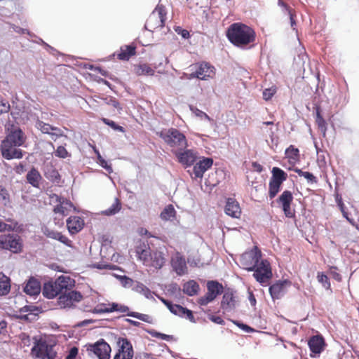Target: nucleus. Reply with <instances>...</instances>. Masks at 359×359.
<instances>
[{
  "label": "nucleus",
  "instance_id": "4d7b16f0",
  "mask_svg": "<svg viewBox=\"0 0 359 359\" xmlns=\"http://www.w3.org/2000/svg\"><path fill=\"white\" fill-rule=\"evenodd\" d=\"M208 318L210 320H211L212 322H213L216 324L221 325H224L225 324L224 320L220 316H217L212 315L211 313H209L208 315Z\"/></svg>",
  "mask_w": 359,
  "mask_h": 359
},
{
  "label": "nucleus",
  "instance_id": "39448f33",
  "mask_svg": "<svg viewBox=\"0 0 359 359\" xmlns=\"http://www.w3.org/2000/svg\"><path fill=\"white\" fill-rule=\"evenodd\" d=\"M72 286V279L69 277L61 276L55 281L45 283L43 287V295L48 299H53L59 295L63 290Z\"/></svg>",
  "mask_w": 359,
  "mask_h": 359
},
{
  "label": "nucleus",
  "instance_id": "a878e982",
  "mask_svg": "<svg viewBox=\"0 0 359 359\" xmlns=\"http://www.w3.org/2000/svg\"><path fill=\"white\" fill-rule=\"evenodd\" d=\"M43 233L46 237L58 241L67 246H71L72 241L67 237L62 235L60 232L45 227L43 229Z\"/></svg>",
  "mask_w": 359,
  "mask_h": 359
},
{
  "label": "nucleus",
  "instance_id": "ea45409f",
  "mask_svg": "<svg viewBox=\"0 0 359 359\" xmlns=\"http://www.w3.org/2000/svg\"><path fill=\"white\" fill-rule=\"evenodd\" d=\"M281 184L273 181H269V196L270 198H273L280 191Z\"/></svg>",
  "mask_w": 359,
  "mask_h": 359
},
{
  "label": "nucleus",
  "instance_id": "0eeeda50",
  "mask_svg": "<svg viewBox=\"0 0 359 359\" xmlns=\"http://www.w3.org/2000/svg\"><path fill=\"white\" fill-rule=\"evenodd\" d=\"M166 14L165 7L162 4H158L147 20L145 28L150 32H154L158 28H163L165 26Z\"/></svg>",
  "mask_w": 359,
  "mask_h": 359
},
{
  "label": "nucleus",
  "instance_id": "dca6fc26",
  "mask_svg": "<svg viewBox=\"0 0 359 359\" xmlns=\"http://www.w3.org/2000/svg\"><path fill=\"white\" fill-rule=\"evenodd\" d=\"M215 67L208 62H202L198 65L195 72L190 74V78H197L201 80H206L212 77L215 74Z\"/></svg>",
  "mask_w": 359,
  "mask_h": 359
},
{
  "label": "nucleus",
  "instance_id": "7ed1b4c3",
  "mask_svg": "<svg viewBox=\"0 0 359 359\" xmlns=\"http://www.w3.org/2000/svg\"><path fill=\"white\" fill-rule=\"evenodd\" d=\"M228 40L234 46L243 48L255 40V32L249 26L235 22L231 24L226 31Z\"/></svg>",
  "mask_w": 359,
  "mask_h": 359
},
{
  "label": "nucleus",
  "instance_id": "473e14b6",
  "mask_svg": "<svg viewBox=\"0 0 359 359\" xmlns=\"http://www.w3.org/2000/svg\"><path fill=\"white\" fill-rule=\"evenodd\" d=\"M134 70L138 76H153L155 72L154 69L146 63L135 66Z\"/></svg>",
  "mask_w": 359,
  "mask_h": 359
},
{
  "label": "nucleus",
  "instance_id": "13d9d810",
  "mask_svg": "<svg viewBox=\"0 0 359 359\" xmlns=\"http://www.w3.org/2000/svg\"><path fill=\"white\" fill-rule=\"evenodd\" d=\"M233 323L238 326L239 328H241L242 330L246 332H254V329L250 327L249 325L239 322V321H233Z\"/></svg>",
  "mask_w": 359,
  "mask_h": 359
},
{
  "label": "nucleus",
  "instance_id": "c85d7f7f",
  "mask_svg": "<svg viewBox=\"0 0 359 359\" xmlns=\"http://www.w3.org/2000/svg\"><path fill=\"white\" fill-rule=\"evenodd\" d=\"M199 290L198 283L194 280H190L183 285V292L189 297L197 294Z\"/></svg>",
  "mask_w": 359,
  "mask_h": 359
},
{
  "label": "nucleus",
  "instance_id": "0e129e2a",
  "mask_svg": "<svg viewBox=\"0 0 359 359\" xmlns=\"http://www.w3.org/2000/svg\"><path fill=\"white\" fill-rule=\"evenodd\" d=\"M135 359H156L154 358L151 353L140 352L137 353L135 355Z\"/></svg>",
  "mask_w": 359,
  "mask_h": 359
},
{
  "label": "nucleus",
  "instance_id": "603ef678",
  "mask_svg": "<svg viewBox=\"0 0 359 359\" xmlns=\"http://www.w3.org/2000/svg\"><path fill=\"white\" fill-rule=\"evenodd\" d=\"M92 313L96 314L109 313L108 307H106L104 304H98L92 310Z\"/></svg>",
  "mask_w": 359,
  "mask_h": 359
},
{
  "label": "nucleus",
  "instance_id": "f704fd0d",
  "mask_svg": "<svg viewBox=\"0 0 359 359\" xmlns=\"http://www.w3.org/2000/svg\"><path fill=\"white\" fill-rule=\"evenodd\" d=\"M316 122L323 137H325L327 132V122L320 114L319 107L316 108Z\"/></svg>",
  "mask_w": 359,
  "mask_h": 359
},
{
  "label": "nucleus",
  "instance_id": "9b49d317",
  "mask_svg": "<svg viewBox=\"0 0 359 359\" xmlns=\"http://www.w3.org/2000/svg\"><path fill=\"white\" fill-rule=\"evenodd\" d=\"M172 153L177 161L186 168L194 165L198 154L196 150L187 148L174 149L172 150Z\"/></svg>",
  "mask_w": 359,
  "mask_h": 359
},
{
  "label": "nucleus",
  "instance_id": "e433bc0d",
  "mask_svg": "<svg viewBox=\"0 0 359 359\" xmlns=\"http://www.w3.org/2000/svg\"><path fill=\"white\" fill-rule=\"evenodd\" d=\"M121 209V203L118 198H115L113 204L107 210L102 212V214L106 216H112L118 213Z\"/></svg>",
  "mask_w": 359,
  "mask_h": 359
},
{
  "label": "nucleus",
  "instance_id": "5fc2aeb1",
  "mask_svg": "<svg viewBox=\"0 0 359 359\" xmlns=\"http://www.w3.org/2000/svg\"><path fill=\"white\" fill-rule=\"evenodd\" d=\"M12 28H13V31L15 32H16V33H18V34H27L30 37H36L34 34L31 33L28 29L21 28V27H20L18 26H16L15 25H12Z\"/></svg>",
  "mask_w": 359,
  "mask_h": 359
},
{
  "label": "nucleus",
  "instance_id": "9d476101",
  "mask_svg": "<svg viewBox=\"0 0 359 359\" xmlns=\"http://www.w3.org/2000/svg\"><path fill=\"white\" fill-rule=\"evenodd\" d=\"M86 346V351L91 356L95 355L98 359L110 358L111 347L103 339H100L93 344H88Z\"/></svg>",
  "mask_w": 359,
  "mask_h": 359
},
{
  "label": "nucleus",
  "instance_id": "bf43d9fd",
  "mask_svg": "<svg viewBox=\"0 0 359 359\" xmlns=\"http://www.w3.org/2000/svg\"><path fill=\"white\" fill-rule=\"evenodd\" d=\"M0 198L5 201V203L9 202V194L7 189L0 185Z\"/></svg>",
  "mask_w": 359,
  "mask_h": 359
},
{
  "label": "nucleus",
  "instance_id": "423d86ee",
  "mask_svg": "<svg viewBox=\"0 0 359 359\" xmlns=\"http://www.w3.org/2000/svg\"><path fill=\"white\" fill-rule=\"evenodd\" d=\"M34 346L32 348V353L36 358L41 359H55L57 352L53 350L54 344L48 343L42 338H34Z\"/></svg>",
  "mask_w": 359,
  "mask_h": 359
},
{
  "label": "nucleus",
  "instance_id": "774afa93",
  "mask_svg": "<svg viewBox=\"0 0 359 359\" xmlns=\"http://www.w3.org/2000/svg\"><path fill=\"white\" fill-rule=\"evenodd\" d=\"M16 318L24 321L31 322L35 318V316H32L30 314H20L17 315Z\"/></svg>",
  "mask_w": 359,
  "mask_h": 359
},
{
  "label": "nucleus",
  "instance_id": "4be33fe9",
  "mask_svg": "<svg viewBox=\"0 0 359 359\" xmlns=\"http://www.w3.org/2000/svg\"><path fill=\"white\" fill-rule=\"evenodd\" d=\"M117 344L119 346L117 353L126 355L128 358H130L133 359L134 351L131 342L127 338L119 337Z\"/></svg>",
  "mask_w": 359,
  "mask_h": 359
},
{
  "label": "nucleus",
  "instance_id": "20e7f679",
  "mask_svg": "<svg viewBox=\"0 0 359 359\" xmlns=\"http://www.w3.org/2000/svg\"><path fill=\"white\" fill-rule=\"evenodd\" d=\"M157 135L161 137L164 142L174 149H186L188 147V142L184 133L175 128L163 129L157 133Z\"/></svg>",
  "mask_w": 359,
  "mask_h": 359
},
{
  "label": "nucleus",
  "instance_id": "1a4fd4ad",
  "mask_svg": "<svg viewBox=\"0 0 359 359\" xmlns=\"http://www.w3.org/2000/svg\"><path fill=\"white\" fill-rule=\"evenodd\" d=\"M206 294L198 299L200 306H206L214 301L216 297L224 292V287L217 280H208Z\"/></svg>",
  "mask_w": 359,
  "mask_h": 359
},
{
  "label": "nucleus",
  "instance_id": "052dcab7",
  "mask_svg": "<svg viewBox=\"0 0 359 359\" xmlns=\"http://www.w3.org/2000/svg\"><path fill=\"white\" fill-rule=\"evenodd\" d=\"M59 202H60V204L57 205L54 208L53 210L55 213H60L62 215H66V213H65L66 208L63 206L65 201H61L60 199Z\"/></svg>",
  "mask_w": 359,
  "mask_h": 359
},
{
  "label": "nucleus",
  "instance_id": "37998d69",
  "mask_svg": "<svg viewBox=\"0 0 359 359\" xmlns=\"http://www.w3.org/2000/svg\"><path fill=\"white\" fill-rule=\"evenodd\" d=\"M97 153V162L99 165L105 169L109 173H111L113 172L112 167L108 162L102 158L98 151H95Z\"/></svg>",
  "mask_w": 359,
  "mask_h": 359
},
{
  "label": "nucleus",
  "instance_id": "b1692460",
  "mask_svg": "<svg viewBox=\"0 0 359 359\" xmlns=\"http://www.w3.org/2000/svg\"><path fill=\"white\" fill-rule=\"evenodd\" d=\"M325 344V340L320 335L313 336L308 341L310 351L316 354H319L323 351Z\"/></svg>",
  "mask_w": 359,
  "mask_h": 359
},
{
  "label": "nucleus",
  "instance_id": "aec40b11",
  "mask_svg": "<svg viewBox=\"0 0 359 359\" xmlns=\"http://www.w3.org/2000/svg\"><path fill=\"white\" fill-rule=\"evenodd\" d=\"M135 252L138 259L142 261L144 265L149 266L152 251L148 244L144 243H140L139 245L136 246Z\"/></svg>",
  "mask_w": 359,
  "mask_h": 359
},
{
  "label": "nucleus",
  "instance_id": "4c0bfd02",
  "mask_svg": "<svg viewBox=\"0 0 359 359\" xmlns=\"http://www.w3.org/2000/svg\"><path fill=\"white\" fill-rule=\"evenodd\" d=\"M294 171L297 173L299 176L304 177L306 179L309 183L313 184L317 183L318 182L316 177H315L311 172L303 171L298 168H294Z\"/></svg>",
  "mask_w": 359,
  "mask_h": 359
},
{
  "label": "nucleus",
  "instance_id": "79ce46f5",
  "mask_svg": "<svg viewBox=\"0 0 359 359\" xmlns=\"http://www.w3.org/2000/svg\"><path fill=\"white\" fill-rule=\"evenodd\" d=\"M36 126L38 129H39L43 133L45 134H50V132L53 129V126L44 123L42 121L38 120L36 123Z\"/></svg>",
  "mask_w": 359,
  "mask_h": 359
},
{
  "label": "nucleus",
  "instance_id": "f3484780",
  "mask_svg": "<svg viewBox=\"0 0 359 359\" xmlns=\"http://www.w3.org/2000/svg\"><path fill=\"white\" fill-rule=\"evenodd\" d=\"M171 266L178 275L182 276L187 273V266L185 258L180 253L176 252L171 258Z\"/></svg>",
  "mask_w": 359,
  "mask_h": 359
},
{
  "label": "nucleus",
  "instance_id": "09e8293b",
  "mask_svg": "<svg viewBox=\"0 0 359 359\" xmlns=\"http://www.w3.org/2000/svg\"><path fill=\"white\" fill-rule=\"evenodd\" d=\"M55 156L60 158H65L69 156V154L65 147L59 146L55 151Z\"/></svg>",
  "mask_w": 359,
  "mask_h": 359
},
{
  "label": "nucleus",
  "instance_id": "680f3d73",
  "mask_svg": "<svg viewBox=\"0 0 359 359\" xmlns=\"http://www.w3.org/2000/svg\"><path fill=\"white\" fill-rule=\"evenodd\" d=\"M175 32L182 36V37L184 39H187L190 37L189 32L184 29H182L181 27L177 26L175 28Z\"/></svg>",
  "mask_w": 359,
  "mask_h": 359
},
{
  "label": "nucleus",
  "instance_id": "f03ea898",
  "mask_svg": "<svg viewBox=\"0 0 359 359\" xmlns=\"http://www.w3.org/2000/svg\"><path fill=\"white\" fill-rule=\"evenodd\" d=\"M262 252L257 246L248 253L242 256V264L248 271H254L253 277L259 283H264L272 277L270 263L266 259H260Z\"/></svg>",
  "mask_w": 359,
  "mask_h": 359
},
{
  "label": "nucleus",
  "instance_id": "3c124183",
  "mask_svg": "<svg viewBox=\"0 0 359 359\" xmlns=\"http://www.w3.org/2000/svg\"><path fill=\"white\" fill-rule=\"evenodd\" d=\"M39 311V308L36 306H23L22 308H21L20 309V313H26V312H29L32 316H35L36 317V314L34 313V311Z\"/></svg>",
  "mask_w": 359,
  "mask_h": 359
},
{
  "label": "nucleus",
  "instance_id": "338daca9",
  "mask_svg": "<svg viewBox=\"0 0 359 359\" xmlns=\"http://www.w3.org/2000/svg\"><path fill=\"white\" fill-rule=\"evenodd\" d=\"M78 352L79 349L76 346L71 348L67 355L66 356V359H75Z\"/></svg>",
  "mask_w": 359,
  "mask_h": 359
},
{
  "label": "nucleus",
  "instance_id": "8fccbe9b",
  "mask_svg": "<svg viewBox=\"0 0 359 359\" xmlns=\"http://www.w3.org/2000/svg\"><path fill=\"white\" fill-rule=\"evenodd\" d=\"M276 93V88L274 86H272L271 88H266L262 93L263 98L266 101L269 100L271 99V97L274 95Z\"/></svg>",
  "mask_w": 359,
  "mask_h": 359
},
{
  "label": "nucleus",
  "instance_id": "c03bdc74",
  "mask_svg": "<svg viewBox=\"0 0 359 359\" xmlns=\"http://www.w3.org/2000/svg\"><path fill=\"white\" fill-rule=\"evenodd\" d=\"M285 155L287 158L297 160L299 156V151L297 148L290 145L285 150Z\"/></svg>",
  "mask_w": 359,
  "mask_h": 359
},
{
  "label": "nucleus",
  "instance_id": "a19ab883",
  "mask_svg": "<svg viewBox=\"0 0 359 359\" xmlns=\"http://www.w3.org/2000/svg\"><path fill=\"white\" fill-rule=\"evenodd\" d=\"M168 293L175 297L181 296V288L176 283H171L167 287Z\"/></svg>",
  "mask_w": 359,
  "mask_h": 359
},
{
  "label": "nucleus",
  "instance_id": "69168bd1",
  "mask_svg": "<svg viewBox=\"0 0 359 359\" xmlns=\"http://www.w3.org/2000/svg\"><path fill=\"white\" fill-rule=\"evenodd\" d=\"M50 135L53 140H55L57 137L62 135V131L59 128L53 126Z\"/></svg>",
  "mask_w": 359,
  "mask_h": 359
},
{
  "label": "nucleus",
  "instance_id": "6e6d98bb",
  "mask_svg": "<svg viewBox=\"0 0 359 359\" xmlns=\"http://www.w3.org/2000/svg\"><path fill=\"white\" fill-rule=\"evenodd\" d=\"M20 339L21 340V344L24 346H29L31 345L32 339H31L30 337L27 334H26V333H21L20 334Z\"/></svg>",
  "mask_w": 359,
  "mask_h": 359
},
{
  "label": "nucleus",
  "instance_id": "e2e57ef3",
  "mask_svg": "<svg viewBox=\"0 0 359 359\" xmlns=\"http://www.w3.org/2000/svg\"><path fill=\"white\" fill-rule=\"evenodd\" d=\"M10 108L11 107L8 102L0 100V114L8 112Z\"/></svg>",
  "mask_w": 359,
  "mask_h": 359
},
{
  "label": "nucleus",
  "instance_id": "393cba45",
  "mask_svg": "<svg viewBox=\"0 0 359 359\" xmlns=\"http://www.w3.org/2000/svg\"><path fill=\"white\" fill-rule=\"evenodd\" d=\"M67 226L70 234L79 232L83 226V220L78 216L69 217L67 219Z\"/></svg>",
  "mask_w": 359,
  "mask_h": 359
},
{
  "label": "nucleus",
  "instance_id": "c9c22d12",
  "mask_svg": "<svg viewBox=\"0 0 359 359\" xmlns=\"http://www.w3.org/2000/svg\"><path fill=\"white\" fill-rule=\"evenodd\" d=\"M133 290L137 292L143 294L147 299H154L151 291L140 282H135V285L134 286Z\"/></svg>",
  "mask_w": 359,
  "mask_h": 359
},
{
  "label": "nucleus",
  "instance_id": "a18cd8bd",
  "mask_svg": "<svg viewBox=\"0 0 359 359\" xmlns=\"http://www.w3.org/2000/svg\"><path fill=\"white\" fill-rule=\"evenodd\" d=\"M317 279L320 283L322 284L323 287L327 290L330 288V283L327 275L323 272H318L317 275Z\"/></svg>",
  "mask_w": 359,
  "mask_h": 359
},
{
  "label": "nucleus",
  "instance_id": "58836bf2",
  "mask_svg": "<svg viewBox=\"0 0 359 359\" xmlns=\"http://www.w3.org/2000/svg\"><path fill=\"white\" fill-rule=\"evenodd\" d=\"M126 316L137 318L138 320H140L142 321H144V322H146L148 323H152V318L147 314L140 313L134 311V312H128L126 314Z\"/></svg>",
  "mask_w": 359,
  "mask_h": 359
},
{
  "label": "nucleus",
  "instance_id": "ddd939ff",
  "mask_svg": "<svg viewBox=\"0 0 359 359\" xmlns=\"http://www.w3.org/2000/svg\"><path fill=\"white\" fill-rule=\"evenodd\" d=\"M292 201V194L288 190L284 191L277 199V203L281 205L283 211L287 218H294L295 217L294 210L291 208Z\"/></svg>",
  "mask_w": 359,
  "mask_h": 359
},
{
  "label": "nucleus",
  "instance_id": "864d4df0",
  "mask_svg": "<svg viewBox=\"0 0 359 359\" xmlns=\"http://www.w3.org/2000/svg\"><path fill=\"white\" fill-rule=\"evenodd\" d=\"M119 278L123 286L126 287H132L134 283L133 280L126 276H121Z\"/></svg>",
  "mask_w": 359,
  "mask_h": 359
},
{
  "label": "nucleus",
  "instance_id": "72a5a7b5",
  "mask_svg": "<svg viewBox=\"0 0 359 359\" xmlns=\"http://www.w3.org/2000/svg\"><path fill=\"white\" fill-rule=\"evenodd\" d=\"M175 216L176 210L171 204L166 205L160 215L161 219L163 221H172L175 218Z\"/></svg>",
  "mask_w": 359,
  "mask_h": 359
},
{
  "label": "nucleus",
  "instance_id": "bb28decb",
  "mask_svg": "<svg viewBox=\"0 0 359 359\" xmlns=\"http://www.w3.org/2000/svg\"><path fill=\"white\" fill-rule=\"evenodd\" d=\"M26 179L27 182L33 187L39 188L42 177L39 171L36 168L32 167L27 173Z\"/></svg>",
  "mask_w": 359,
  "mask_h": 359
},
{
  "label": "nucleus",
  "instance_id": "5701e85b",
  "mask_svg": "<svg viewBox=\"0 0 359 359\" xmlns=\"http://www.w3.org/2000/svg\"><path fill=\"white\" fill-rule=\"evenodd\" d=\"M23 290L29 296L39 295L41 290V283L36 278L31 277L25 284Z\"/></svg>",
  "mask_w": 359,
  "mask_h": 359
},
{
  "label": "nucleus",
  "instance_id": "de8ad7c7",
  "mask_svg": "<svg viewBox=\"0 0 359 359\" xmlns=\"http://www.w3.org/2000/svg\"><path fill=\"white\" fill-rule=\"evenodd\" d=\"M189 108H190V110L196 114V116H197L201 118H205L209 121H212V118L206 113L198 109L196 107L190 105Z\"/></svg>",
  "mask_w": 359,
  "mask_h": 359
},
{
  "label": "nucleus",
  "instance_id": "2f4dec72",
  "mask_svg": "<svg viewBox=\"0 0 359 359\" xmlns=\"http://www.w3.org/2000/svg\"><path fill=\"white\" fill-rule=\"evenodd\" d=\"M271 173V181L282 184V183L287 180V173L280 168L273 167Z\"/></svg>",
  "mask_w": 359,
  "mask_h": 359
},
{
  "label": "nucleus",
  "instance_id": "cd10ccee",
  "mask_svg": "<svg viewBox=\"0 0 359 359\" xmlns=\"http://www.w3.org/2000/svg\"><path fill=\"white\" fill-rule=\"evenodd\" d=\"M165 261L164 254L162 252L158 250L152 251L149 266L159 269L164 265Z\"/></svg>",
  "mask_w": 359,
  "mask_h": 359
},
{
  "label": "nucleus",
  "instance_id": "f8f14e48",
  "mask_svg": "<svg viewBox=\"0 0 359 359\" xmlns=\"http://www.w3.org/2000/svg\"><path fill=\"white\" fill-rule=\"evenodd\" d=\"M83 298L80 292L76 290H69L67 289L63 292H60L58 297V305L61 308H70L74 302H79Z\"/></svg>",
  "mask_w": 359,
  "mask_h": 359
},
{
  "label": "nucleus",
  "instance_id": "f257e3e1",
  "mask_svg": "<svg viewBox=\"0 0 359 359\" xmlns=\"http://www.w3.org/2000/svg\"><path fill=\"white\" fill-rule=\"evenodd\" d=\"M26 140L27 136L19 126H11L7 129L6 137L1 142V156L8 161L22 158L25 152L20 147L24 146Z\"/></svg>",
  "mask_w": 359,
  "mask_h": 359
},
{
  "label": "nucleus",
  "instance_id": "a211bd4d",
  "mask_svg": "<svg viewBox=\"0 0 359 359\" xmlns=\"http://www.w3.org/2000/svg\"><path fill=\"white\" fill-rule=\"evenodd\" d=\"M221 307L226 311H231L236 308V300L233 290L228 288L224 291Z\"/></svg>",
  "mask_w": 359,
  "mask_h": 359
},
{
  "label": "nucleus",
  "instance_id": "6e6552de",
  "mask_svg": "<svg viewBox=\"0 0 359 359\" xmlns=\"http://www.w3.org/2000/svg\"><path fill=\"white\" fill-rule=\"evenodd\" d=\"M22 248V240L19 235L8 233L0 236V249L17 254L21 252Z\"/></svg>",
  "mask_w": 359,
  "mask_h": 359
},
{
  "label": "nucleus",
  "instance_id": "49530a36",
  "mask_svg": "<svg viewBox=\"0 0 359 359\" xmlns=\"http://www.w3.org/2000/svg\"><path fill=\"white\" fill-rule=\"evenodd\" d=\"M102 122L104 124H106L107 126H109V127H111L114 130L119 131V132H124L125 131V129H124L123 127H122L121 126H118V124H116L112 120H110V119L107 118H102Z\"/></svg>",
  "mask_w": 359,
  "mask_h": 359
},
{
  "label": "nucleus",
  "instance_id": "c756f323",
  "mask_svg": "<svg viewBox=\"0 0 359 359\" xmlns=\"http://www.w3.org/2000/svg\"><path fill=\"white\" fill-rule=\"evenodd\" d=\"M11 290V279L3 272H0V297L7 295Z\"/></svg>",
  "mask_w": 359,
  "mask_h": 359
},
{
  "label": "nucleus",
  "instance_id": "6ab92c4d",
  "mask_svg": "<svg viewBox=\"0 0 359 359\" xmlns=\"http://www.w3.org/2000/svg\"><path fill=\"white\" fill-rule=\"evenodd\" d=\"M213 164V159L209 157H203L202 160L196 163L193 168V172L196 178H202L205 172L210 169Z\"/></svg>",
  "mask_w": 359,
  "mask_h": 359
},
{
  "label": "nucleus",
  "instance_id": "412c9836",
  "mask_svg": "<svg viewBox=\"0 0 359 359\" xmlns=\"http://www.w3.org/2000/svg\"><path fill=\"white\" fill-rule=\"evenodd\" d=\"M224 212L227 215L233 218H238L241 214V210L239 203L236 201V199L232 198H229L226 200Z\"/></svg>",
  "mask_w": 359,
  "mask_h": 359
},
{
  "label": "nucleus",
  "instance_id": "7c9ffc66",
  "mask_svg": "<svg viewBox=\"0 0 359 359\" xmlns=\"http://www.w3.org/2000/svg\"><path fill=\"white\" fill-rule=\"evenodd\" d=\"M136 48L133 45L121 47V52L118 54V58L121 60H128L130 57L136 53Z\"/></svg>",
  "mask_w": 359,
  "mask_h": 359
},
{
  "label": "nucleus",
  "instance_id": "4468645a",
  "mask_svg": "<svg viewBox=\"0 0 359 359\" xmlns=\"http://www.w3.org/2000/svg\"><path fill=\"white\" fill-rule=\"evenodd\" d=\"M292 283L289 280H277L272 284L269 288L270 295L273 301L281 299L287 292V288L290 287Z\"/></svg>",
  "mask_w": 359,
  "mask_h": 359
},
{
  "label": "nucleus",
  "instance_id": "2eb2a0df",
  "mask_svg": "<svg viewBox=\"0 0 359 359\" xmlns=\"http://www.w3.org/2000/svg\"><path fill=\"white\" fill-rule=\"evenodd\" d=\"M42 171L44 177L53 184H58L60 182L61 175L54 161H45L42 166Z\"/></svg>",
  "mask_w": 359,
  "mask_h": 359
}]
</instances>
